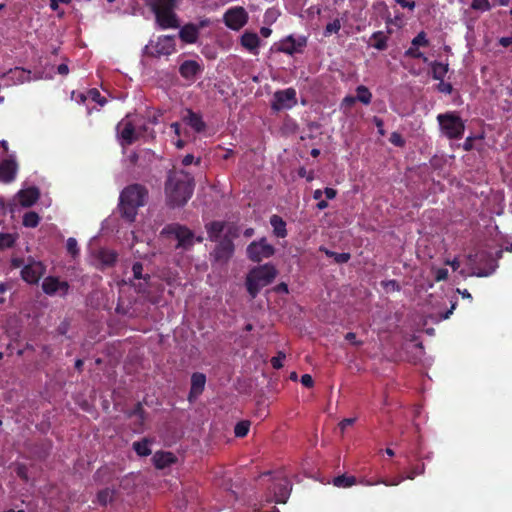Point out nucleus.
Here are the masks:
<instances>
[{
    "instance_id": "obj_1",
    "label": "nucleus",
    "mask_w": 512,
    "mask_h": 512,
    "mask_svg": "<svg viewBox=\"0 0 512 512\" xmlns=\"http://www.w3.org/2000/svg\"><path fill=\"white\" fill-rule=\"evenodd\" d=\"M194 190L193 177L184 171H174L168 174L165 183L167 204L172 207L185 205L192 197Z\"/></svg>"
},
{
    "instance_id": "obj_2",
    "label": "nucleus",
    "mask_w": 512,
    "mask_h": 512,
    "mask_svg": "<svg viewBox=\"0 0 512 512\" xmlns=\"http://www.w3.org/2000/svg\"><path fill=\"white\" fill-rule=\"evenodd\" d=\"M147 195V189L140 184L125 187L120 194L118 205L121 217L127 222H134L139 207L145 205Z\"/></svg>"
},
{
    "instance_id": "obj_3",
    "label": "nucleus",
    "mask_w": 512,
    "mask_h": 512,
    "mask_svg": "<svg viewBox=\"0 0 512 512\" xmlns=\"http://www.w3.org/2000/svg\"><path fill=\"white\" fill-rule=\"evenodd\" d=\"M178 0H147V6L154 13L157 24L162 29L180 26L175 13Z\"/></svg>"
},
{
    "instance_id": "obj_4",
    "label": "nucleus",
    "mask_w": 512,
    "mask_h": 512,
    "mask_svg": "<svg viewBox=\"0 0 512 512\" xmlns=\"http://www.w3.org/2000/svg\"><path fill=\"white\" fill-rule=\"evenodd\" d=\"M277 276L276 268L271 264H264L255 267L249 271L246 276V289L252 299H254L261 289L271 284Z\"/></svg>"
},
{
    "instance_id": "obj_5",
    "label": "nucleus",
    "mask_w": 512,
    "mask_h": 512,
    "mask_svg": "<svg viewBox=\"0 0 512 512\" xmlns=\"http://www.w3.org/2000/svg\"><path fill=\"white\" fill-rule=\"evenodd\" d=\"M442 133L448 139H461L464 135V121L455 112H446L437 116Z\"/></svg>"
},
{
    "instance_id": "obj_6",
    "label": "nucleus",
    "mask_w": 512,
    "mask_h": 512,
    "mask_svg": "<svg viewBox=\"0 0 512 512\" xmlns=\"http://www.w3.org/2000/svg\"><path fill=\"white\" fill-rule=\"evenodd\" d=\"M275 253L273 245L267 242L265 237L258 241H252L246 249V254L249 260L259 263L264 259L272 257Z\"/></svg>"
},
{
    "instance_id": "obj_7",
    "label": "nucleus",
    "mask_w": 512,
    "mask_h": 512,
    "mask_svg": "<svg viewBox=\"0 0 512 512\" xmlns=\"http://www.w3.org/2000/svg\"><path fill=\"white\" fill-rule=\"evenodd\" d=\"M270 490L272 495L268 500L284 504L290 496L292 484L287 477L279 472L273 477V485Z\"/></svg>"
},
{
    "instance_id": "obj_8",
    "label": "nucleus",
    "mask_w": 512,
    "mask_h": 512,
    "mask_svg": "<svg viewBox=\"0 0 512 512\" xmlns=\"http://www.w3.org/2000/svg\"><path fill=\"white\" fill-rule=\"evenodd\" d=\"M163 233L174 235L178 243L176 248L190 249L194 244V233L184 225L170 224L163 229Z\"/></svg>"
},
{
    "instance_id": "obj_9",
    "label": "nucleus",
    "mask_w": 512,
    "mask_h": 512,
    "mask_svg": "<svg viewBox=\"0 0 512 512\" xmlns=\"http://www.w3.org/2000/svg\"><path fill=\"white\" fill-rule=\"evenodd\" d=\"M297 104V93L292 87L278 90L273 95L271 108L273 111H281L284 109H291Z\"/></svg>"
},
{
    "instance_id": "obj_10",
    "label": "nucleus",
    "mask_w": 512,
    "mask_h": 512,
    "mask_svg": "<svg viewBox=\"0 0 512 512\" xmlns=\"http://www.w3.org/2000/svg\"><path fill=\"white\" fill-rule=\"evenodd\" d=\"M45 272L46 267L41 261L29 257L27 263L22 267L21 278L28 284H37Z\"/></svg>"
},
{
    "instance_id": "obj_11",
    "label": "nucleus",
    "mask_w": 512,
    "mask_h": 512,
    "mask_svg": "<svg viewBox=\"0 0 512 512\" xmlns=\"http://www.w3.org/2000/svg\"><path fill=\"white\" fill-rule=\"evenodd\" d=\"M117 136L121 140L122 146H128L138 140V134L136 132V124L130 118V115H126L116 126Z\"/></svg>"
},
{
    "instance_id": "obj_12",
    "label": "nucleus",
    "mask_w": 512,
    "mask_h": 512,
    "mask_svg": "<svg viewBox=\"0 0 512 512\" xmlns=\"http://www.w3.org/2000/svg\"><path fill=\"white\" fill-rule=\"evenodd\" d=\"M223 20L230 29L239 30L247 23L248 14L243 7H233L225 12Z\"/></svg>"
},
{
    "instance_id": "obj_13",
    "label": "nucleus",
    "mask_w": 512,
    "mask_h": 512,
    "mask_svg": "<svg viewBox=\"0 0 512 512\" xmlns=\"http://www.w3.org/2000/svg\"><path fill=\"white\" fill-rule=\"evenodd\" d=\"M217 245L215 246L211 256L216 262L226 263L233 256L235 246L231 239L228 237H222L219 241H216Z\"/></svg>"
},
{
    "instance_id": "obj_14",
    "label": "nucleus",
    "mask_w": 512,
    "mask_h": 512,
    "mask_svg": "<svg viewBox=\"0 0 512 512\" xmlns=\"http://www.w3.org/2000/svg\"><path fill=\"white\" fill-rule=\"evenodd\" d=\"M306 45L307 39L305 37H299L298 39H295L292 35H289L280 41L279 46L277 47V51L288 55H293L295 53H301Z\"/></svg>"
},
{
    "instance_id": "obj_15",
    "label": "nucleus",
    "mask_w": 512,
    "mask_h": 512,
    "mask_svg": "<svg viewBox=\"0 0 512 512\" xmlns=\"http://www.w3.org/2000/svg\"><path fill=\"white\" fill-rule=\"evenodd\" d=\"M182 121L196 133L204 132L207 127L202 115L198 112H194L192 109L185 110V114L182 116Z\"/></svg>"
},
{
    "instance_id": "obj_16",
    "label": "nucleus",
    "mask_w": 512,
    "mask_h": 512,
    "mask_svg": "<svg viewBox=\"0 0 512 512\" xmlns=\"http://www.w3.org/2000/svg\"><path fill=\"white\" fill-rule=\"evenodd\" d=\"M69 287L67 281H60L57 277L53 276L46 277L42 283V289L47 295H54L57 291L67 294Z\"/></svg>"
},
{
    "instance_id": "obj_17",
    "label": "nucleus",
    "mask_w": 512,
    "mask_h": 512,
    "mask_svg": "<svg viewBox=\"0 0 512 512\" xmlns=\"http://www.w3.org/2000/svg\"><path fill=\"white\" fill-rule=\"evenodd\" d=\"M206 376L203 373L195 372L191 376V387L188 394V401L193 403L204 391Z\"/></svg>"
},
{
    "instance_id": "obj_18",
    "label": "nucleus",
    "mask_w": 512,
    "mask_h": 512,
    "mask_svg": "<svg viewBox=\"0 0 512 512\" xmlns=\"http://www.w3.org/2000/svg\"><path fill=\"white\" fill-rule=\"evenodd\" d=\"M17 163L13 159H4L0 162V181L10 183L15 179Z\"/></svg>"
},
{
    "instance_id": "obj_19",
    "label": "nucleus",
    "mask_w": 512,
    "mask_h": 512,
    "mask_svg": "<svg viewBox=\"0 0 512 512\" xmlns=\"http://www.w3.org/2000/svg\"><path fill=\"white\" fill-rule=\"evenodd\" d=\"M155 52L157 55H170L175 52L174 36L163 35L158 37Z\"/></svg>"
},
{
    "instance_id": "obj_20",
    "label": "nucleus",
    "mask_w": 512,
    "mask_h": 512,
    "mask_svg": "<svg viewBox=\"0 0 512 512\" xmlns=\"http://www.w3.org/2000/svg\"><path fill=\"white\" fill-rule=\"evenodd\" d=\"M154 466L157 469H165L177 461V457L168 451H157L152 457Z\"/></svg>"
},
{
    "instance_id": "obj_21",
    "label": "nucleus",
    "mask_w": 512,
    "mask_h": 512,
    "mask_svg": "<svg viewBox=\"0 0 512 512\" xmlns=\"http://www.w3.org/2000/svg\"><path fill=\"white\" fill-rule=\"evenodd\" d=\"M201 70L200 64L194 60H185L179 67V73L185 79L194 78Z\"/></svg>"
},
{
    "instance_id": "obj_22",
    "label": "nucleus",
    "mask_w": 512,
    "mask_h": 512,
    "mask_svg": "<svg viewBox=\"0 0 512 512\" xmlns=\"http://www.w3.org/2000/svg\"><path fill=\"white\" fill-rule=\"evenodd\" d=\"M39 190L36 187H30L18 192L19 202L23 207H30L39 198Z\"/></svg>"
},
{
    "instance_id": "obj_23",
    "label": "nucleus",
    "mask_w": 512,
    "mask_h": 512,
    "mask_svg": "<svg viewBox=\"0 0 512 512\" xmlns=\"http://www.w3.org/2000/svg\"><path fill=\"white\" fill-rule=\"evenodd\" d=\"M199 29L196 25L189 23L184 25L179 31V38L187 44H193L197 41Z\"/></svg>"
},
{
    "instance_id": "obj_24",
    "label": "nucleus",
    "mask_w": 512,
    "mask_h": 512,
    "mask_svg": "<svg viewBox=\"0 0 512 512\" xmlns=\"http://www.w3.org/2000/svg\"><path fill=\"white\" fill-rule=\"evenodd\" d=\"M116 496L117 489L115 487H106L97 492L95 502L100 506L106 507L116 499Z\"/></svg>"
},
{
    "instance_id": "obj_25",
    "label": "nucleus",
    "mask_w": 512,
    "mask_h": 512,
    "mask_svg": "<svg viewBox=\"0 0 512 512\" xmlns=\"http://www.w3.org/2000/svg\"><path fill=\"white\" fill-rule=\"evenodd\" d=\"M226 227V223L223 221H212L206 224L205 228L210 241H219L221 235Z\"/></svg>"
},
{
    "instance_id": "obj_26",
    "label": "nucleus",
    "mask_w": 512,
    "mask_h": 512,
    "mask_svg": "<svg viewBox=\"0 0 512 512\" xmlns=\"http://www.w3.org/2000/svg\"><path fill=\"white\" fill-rule=\"evenodd\" d=\"M126 414L128 418H136L134 425L137 429H142L146 420V412L141 402H137L131 410L127 411Z\"/></svg>"
},
{
    "instance_id": "obj_27",
    "label": "nucleus",
    "mask_w": 512,
    "mask_h": 512,
    "mask_svg": "<svg viewBox=\"0 0 512 512\" xmlns=\"http://www.w3.org/2000/svg\"><path fill=\"white\" fill-rule=\"evenodd\" d=\"M270 224L273 228V233L278 238H285L287 236L286 222L278 215L270 217Z\"/></svg>"
},
{
    "instance_id": "obj_28",
    "label": "nucleus",
    "mask_w": 512,
    "mask_h": 512,
    "mask_svg": "<svg viewBox=\"0 0 512 512\" xmlns=\"http://www.w3.org/2000/svg\"><path fill=\"white\" fill-rule=\"evenodd\" d=\"M260 44V39L256 33L245 32L241 36V45L250 52H254Z\"/></svg>"
},
{
    "instance_id": "obj_29",
    "label": "nucleus",
    "mask_w": 512,
    "mask_h": 512,
    "mask_svg": "<svg viewBox=\"0 0 512 512\" xmlns=\"http://www.w3.org/2000/svg\"><path fill=\"white\" fill-rule=\"evenodd\" d=\"M151 440L148 438H143L140 441H135L132 445L133 450L136 452V454L140 457H146L149 456L152 451L150 449Z\"/></svg>"
},
{
    "instance_id": "obj_30",
    "label": "nucleus",
    "mask_w": 512,
    "mask_h": 512,
    "mask_svg": "<svg viewBox=\"0 0 512 512\" xmlns=\"http://www.w3.org/2000/svg\"><path fill=\"white\" fill-rule=\"evenodd\" d=\"M332 483L335 487L338 488H349L358 484V480L355 476L342 474L334 477Z\"/></svg>"
},
{
    "instance_id": "obj_31",
    "label": "nucleus",
    "mask_w": 512,
    "mask_h": 512,
    "mask_svg": "<svg viewBox=\"0 0 512 512\" xmlns=\"http://www.w3.org/2000/svg\"><path fill=\"white\" fill-rule=\"evenodd\" d=\"M356 98L357 101L361 102L362 104L369 105L372 101V93L368 87L359 85L356 88Z\"/></svg>"
},
{
    "instance_id": "obj_32",
    "label": "nucleus",
    "mask_w": 512,
    "mask_h": 512,
    "mask_svg": "<svg viewBox=\"0 0 512 512\" xmlns=\"http://www.w3.org/2000/svg\"><path fill=\"white\" fill-rule=\"evenodd\" d=\"M371 39L374 40L372 46L380 51H383L387 48L388 37L382 31H376L372 34Z\"/></svg>"
},
{
    "instance_id": "obj_33",
    "label": "nucleus",
    "mask_w": 512,
    "mask_h": 512,
    "mask_svg": "<svg viewBox=\"0 0 512 512\" xmlns=\"http://www.w3.org/2000/svg\"><path fill=\"white\" fill-rule=\"evenodd\" d=\"M432 68V77L435 80L444 79L446 73L448 72V64H443L441 62L434 61L431 64Z\"/></svg>"
},
{
    "instance_id": "obj_34",
    "label": "nucleus",
    "mask_w": 512,
    "mask_h": 512,
    "mask_svg": "<svg viewBox=\"0 0 512 512\" xmlns=\"http://www.w3.org/2000/svg\"><path fill=\"white\" fill-rule=\"evenodd\" d=\"M40 222L39 215L34 211L26 212L23 216V225L29 228H35Z\"/></svg>"
},
{
    "instance_id": "obj_35",
    "label": "nucleus",
    "mask_w": 512,
    "mask_h": 512,
    "mask_svg": "<svg viewBox=\"0 0 512 512\" xmlns=\"http://www.w3.org/2000/svg\"><path fill=\"white\" fill-rule=\"evenodd\" d=\"M16 242V236L11 233H0V250L11 248Z\"/></svg>"
},
{
    "instance_id": "obj_36",
    "label": "nucleus",
    "mask_w": 512,
    "mask_h": 512,
    "mask_svg": "<svg viewBox=\"0 0 512 512\" xmlns=\"http://www.w3.org/2000/svg\"><path fill=\"white\" fill-rule=\"evenodd\" d=\"M250 429V422L247 420H243L238 422L234 427V434L236 437L243 438L245 437Z\"/></svg>"
},
{
    "instance_id": "obj_37",
    "label": "nucleus",
    "mask_w": 512,
    "mask_h": 512,
    "mask_svg": "<svg viewBox=\"0 0 512 512\" xmlns=\"http://www.w3.org/2000/svg\"><path fill=\"white\" fill-rule=\"evenodd\" d=\"M132 272H133V277L135 279H138V280L143 279L146 282L150 279L149 274L143 275V264L141 262H135L132 265Z\"/></svg>"
},
{
    "instance_id": "obj_38",
    "label": "nucleus",
    "mask_w": 512,
    "mask_h": 512,
    "mask_svg": "<svg viewBox=\"0 0 512 512\" xmlns=\"http://www.w3.org/2000/svg\"><path fill=\"white\" fill-rule=\"evenodd\" d=\"M411 44L416 47H427L429 46V40L424 31L419 32L411 41Z\"/></svg>"
},
{
    "instance_id": "obj_39",
    "label": "nucleus",
    "mask_w": 512,
    "mask_h": 512,
    "mask_svg": "<svg viewBox=\"0 0 512 512\" xmlns=\"http://www.w3.org/2000/svg\"><path fill=\"white\" fill-rule=\"evenodd\" d=\"M88 98L98 103L100 106H104L107 103V99L102 96L96 88H92L88 91Z\"/></svg>"
},
{
    "instance_id": "obj_40",
    "label": "nucleus",
    "mask_w": 512,
    "mask_h": 512,
    "mask_svg": "<svg viewBox=\"0 0 512 512\" xmlns=\"http://www.w3.org/2000/svg\"><path fill=\"white\" fill-rule=\"evenodd\" d=\"M66 249H67V252L73 257H77L80 253V249L78 247V243H77V240L73 237H70L67 239V242H66Z\"/></svg>"
},
{
    "instance_id": "obj_41",
    "label": "nucleus",
    "mask_w": 512,
    "mask_h": 512,
    "mask_svg": "<svg viewBox=\"0 0 512 512\" xmlns=\"http://www.w3.org/2000/svg\"><path fill=\"white\" fill-rule=\"evenodd\" d=\"M404 54L409 58L422 59L424 62L427 61V57L424 55V53L421 52L418 47L413 45L409 47Z\"/></svg>"
},
{
    "instance_id": "obj_42",
    "label": "nucleus",
    "mask_w": 512,
    "mask_h": 512,
    "mask_svg": "<svg viewBox=\"0 0 512 512\" xmlns=\"http://www.w3.org/2000/svg\"><path fill=\"white\" fill-rule=\"evenodd\" d=\"M470 7L473 10L482 12L489 11L491 9L489 0H472Z\"/></svg>"
},
{
    "instance_id": "obj_43",
    "label": "nucleus",
    "mask_w": 512,
    "mask_h": 512,
    "mask_svg": "<svg viewBox=\"0 0 512 512\" xmlns=\"http://www.w3.org/2000/svg\"><path fill=\"white\" fill-rule=\"evenodd\" d=\"M101 261L106 266H112L116 262L117 254L114 252H107L103 251L101 252Z\"/></svg>"
},
{
    "instance_id": "obj_44",
    "label": "nucleus",
    "mask_w": 512,
    "mask_h": 512,
    "mask_svg": "<svg viewBox=\"0 0 512 512\" xmlns=\"http://www.w3.org/2000/svg\"><path fill=\"white\" fill-rule=\"evenodd\" d=\"M286 358L285 353L279 351L276 356L272 357L270 362L274 369H280L283 367V360Z\"/></svg>"
},
{
    "instance_id": "obj_45",
    "label": "nucleus",
    "mask_w": 512,
    "mask_h": 512,
    "mask_svg": "<svg viewBox=\"0 0 512 512\" xmlns=\"http://www.w3.org/2000/svg\"><path fill=\"white\" fill-rule=\"evenodd\" d=\"M340 28H341L340 21L338 19H335L326 25L325 33L326 34L338 33Z\"/></svg>"
},
{
    "instance_id": "obj_46",
    "label": "nucleus",
    "mask_w": 512,
    "mask_h": 512,
    "mask_svg": "<svg viewBox=\"0 0 512 512\" xmlns=\"http://www.w3.org/2000/svg\"><path fill=\"white\" fill-rule=\"evenodd\" d=\"M233 241V239L239 237V227L235 224H230L227 226L226 233L223 237H228Z\"/></svg>"
},
{
    "instance_id": "obj_47",
    "label": "nucleus",
    "mask_w": 512,
    "mask_h": 512,
    "mask_svg": "<svg viewBox=\"0 0 512 512\" xmlns=\"http://www.w3.org/2000/svg\"><path fill=\"white\" fill-rule=\"evenodd\" d=\"M440 82L437 85V90L441 93L451 94L453 91V86L451 83L445 82L443 79L439 80Z\"/></svg>"
},
{
    "instance_id": "obj_48",
    "label": "nucleus",
    "mask_w": 512,
    "mask_h": 512,
    "mask_svg": "<svg viewBox=\"0 0 512 512\" xmlns=\"http://www.w3.org/2000/svg\"><path fill=\"white\" fill-rule=\"evenodd\" d=\"M351 258V254L350 253H347V252H343V253H337L335 252L334 254V261L338 264H344V263H347Z\"/></svg>"
},
{
    "instance_id": "obj_49",
    "label": "nucleus",
    "mask_w": 512,
    "mask_h": 512,
    "mask_svg": "<svg viewBox=\"0 0 512 512\" xmlns=\"http://www.w3.org/2000/svg\"><path fill=\"white\" fill-rule=\"evenodd\" d=\"M425 471L424 464L413 467L407 475V478L413 480L417 475H422Z\"/></svg>"
},
{
    "instance_id": "obj_50",
    "label": "nucleus",
    "mask_w": 512,
    "mask_h": 512,
    "mask_svg": "<svg viewBox=\"0 0 512 512\" xmlns=\"http://www.w3.org/2000/svg\"><path fill=\"white\" fill-rule=\"evenodd\" d=\"M358 484H362V485H366V486H373V485H377V484H384V485H388V481L384 480V479H378L376 481H373V480H368V479H360L358 480Z\"/></svg>"
},
{
    "instance_id": "obj_51",
    "label": "nucleus",
    "mask_w": 512,
    "mask_h": 512,
    "mask_svg": "<svg viewBox=\"0 0 512 512\" xmlns=\"http://www.w3.org/2000/svg\"><path fill=\"white\" fill-rule=\"evenodd\" d=\"M390 142L398 147H402L405 144V141L403 140L402 136L396 132L391 134Z\"/></svg>"
},
{
    "instance_id": "obj_52",
    "label": "nucleus",
    "mask_w": 512,
    "mask_h": 512,
    "mask_svg": "<svg viewBox=\"0 0 512 512\" xmlns=\"http://www.w3.org/2000/svg\"><path fill=\"white\" fill-rule=\"evenodd\" d=\"M301 384L307 388H311L314 385L313 378L310 374H303L301 376Z\"/></svg>"
},
{
    "instance_id": "obj_53",
    "label": "nucleus",
    "mask_w": 512,
    "mask_h": 512,
    "mask_svg": "<svg viewBox=\"0 0 512 512\" xmlns=\"http://www.w3.org/2000/svg\"><path fill=\"white\" fill-rule=\"evenodd\" d=\"M355 418H345L343 419L339 424V428L341 432L343 433L347 427L352 426L355 423Z\"/></svg>"
},
{
    "instance_id": "obj_54",
    "label": "nucleus",
    "mask_w": 512,
    "mask_h": 512,
    "mask_svg": "<svg viewBox=\"0 0 512 512\" xmlns=\"http://www.w3.org/2000/svg\"><path fill=\"white\" fill-rule=\"evenodd\" d=\"M372 121H373V123L375 124V126L378 129V133L380 135H382V136L385 135V131H384V128H383L384 127V121L381 118L377 117V116H374Z\"/></svg>"
},
{
    "instance_id": "obj_55",
    "label": "nucleus",
    "mask_w": 512,
    "mask_h": 512,
    "mask_svg": "<svg viewBox=\"0 0 512 512\" xmlns=\"http://www.w3.org/2000/svg\"><path fill=\"white\" fill-rule=\"evenodd\" d=\"M447 278H448V270L447 269H445V268L437 269L436 274H435L436 281H443V280H446Z\"/></svg>"
},
{
    "instance_id": "obj_56",
    "label": "nucleus",
    "mask_w": 512,
    "mask_h": 512,
    "mask_svg": "<svg viewBox=\"0 0 512 512\" xmlns=\"http://www.w3.org/2000/svg\"><path fill=\"white\" fill-rule=\"evenodd\" d=\"M395 1L402 8H408L409 10H413L416 6L415 2L411 1V0H395Z\"/></svg>"
},
{
    "instance_id": "obj_57",
    "label": "nucleus",
    "mask_w": 512,
    "mask_h": 512,
    "mask_svg": "<svg viewBox=\"0 0 512 512\" xmlns=\"http://www.w3.org/2000/svg\"><path fill=\"white\" fill-rule=\"evenodd\" d=\"M298 175L300 177H305L308 182H311L314 179L313 171H310L309 173H307V171L304 167L299 169Z\"/></svg>"
},
{
    "instance_id": "obj_58",
    "label": "nucleus",
    "mask_w": 512,
    "mask_h": 512,
    "mask_svg": "<svg viewBox=\"0 0 512 512\" xmlns=\"http://www.w3.org/2000/svg\"><path fill=\"white\" fill-rule=\"evenodd\" d=\"M17 475L19 478H21L22 480H24L25 482L28 481V474H27V468L23 465L19 466L17 468Z\"/></svg>"
},
{
    "instance_id": "obj_59",
    "label": "nucleus",
    "mask_w": 512,
    "mask_h": 512,
    "mask_svg": "<svg viewBox=\"0 0 512 512\" xmlns=\"http://www.w3.org/2000/svg\"><path fill=\"white\" fill-rule=\"evenodd\" d=\"M345 339L347 341H349L351 344L355 345V346H360L362 345V342L361 341H357L356 340V334L353 333V332H348L346 335H345Z\"/></svg>"
},
{
    "instance_id": "obj_60",
    "label": "nucleus",
    "mask_w": 512,
    "mask_h": 512,
    "mask_svg": "<svg viewBox=\"0 0 512 512\" xmlns=\"http://www.w3.org/2000/svg\"><path fill=\"white\" fill-rule=\"evenodd\" d=\"M323 194H325L326 198L327 199H334L337 195V190L334 189V188H330V187H326L324 190H323Z\"/></svg>"
},
{
    "instance_id": "obj_61",
    "label": "nucleus",
    "mask_w": 512,
    "mask_h": 512,
    "mask_svg": "<svg viewBox=\"0 0 512 512\" xmlns=\"http://www.w3.org/2000/svg\"><path fill=\"white\" fill-rule=\"evenodd\" d=\"M473 142H474V138L473 137H467L463 143V149L465 151H470L473 149Z\"/></svg>"
},
{
    "instance_id": "obj_62",
    "label": "nucleus",
    "mask_w": 512,
    "mask_h": 512,
    "mask_svg": "<svg viewBox=\"0 0 512 512\" xmlns=\"http://www.w3.org/2000/svg\"><path fill=\"white\" fill-rule=\"evenodd\" d=\"M356 101V96L348 95L343 99L342 104L346 106H352L353 104H355Z\"/></svg>"
},
{
    "instance_id": "obj_63",
    "label": "nucleus",
    "mask_w": 512,
    "mask_h": 512,
    "mask_svg": "<svg viewBox=\"0 0 512 512\" xmlns=\"http://www.w3.org/2000/svg\"><path fill=\"white\" fill-rule=\"evenodd\" d=\"M24 259L22 258H12L11 259V266L13 268H20L22 266H24Z\"/></svg>"
},
{
    "instance_id": "obj_64",
    "label": "nucleus",
    "mask_w": 512,
    "mask_h": 512,
    "mask_svg": "<svg viewBox=\"0 0 512 512\" xmlns=\"http://www.w3.org/2000/svg\"><path fill=\"white\" fill-rule=\"evenodd\" d=\"M499 44L505 48L511 46L512 45V37H501L499 39Z\"/></svg>"
}]
</instances>
